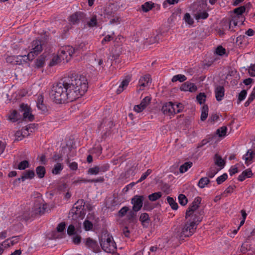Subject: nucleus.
<instances>
[{
  "label": "nucleus",
  "instance_id": "1",
  "mask_svg": "<svg viewBox=\"0 0 255 255\" xmlns=\"http://www.w3.org/2000/svg\"><path fill=\"white\" fill-rule=\"evenodd\" d=\"M88 82L83 75L72 73L53 85L49 96L56 104L73 101L84 95L87 90Z\"/></svg>",
  "mask_w": 255,
  "mask_h": 255
},
{
  "label": "nucleus",
  "instance_id": "2",
  "mask_svg": "<svg viewBox=\"0 0 255 255\" xmlns=\"http://www.w3.org/2000/svg\"><path fill=\"white\" fill-rule=\"evenodd\" d=\"M188 218L181 233V237L188 238L195 232L198 225L201 222V217L195 215Z\"/></svg>",
  "mask_w": 255,
  "mask_h": 255
},
{
  "label": "nucleus",
  "instance_id": "3",
  "mask_svg": "<svg viewBox=\"0 0 255 255\" xmlns=\"http://www.w3.org/2000/svg\"><path fill=\"white\" fill-rule=\"evenodd\" d=\"M85 202L83 199L78 200L73 205L69 213V217H72V219L76 220L78 218H83L85 212L84 210Z\"/></svg>",
  "mask_w": 255,
  "mask_h": 255
},
{
  "label": "nucleus",
  "instance_id": "4",
  "mask_svg": "<svg viewBox=\"0 0 255 255\" xmlns=\"http://www.w3.org/2000/svg\"><path fill=\"white\" fill-rule=\"evenodd\" d=\"M201 200L202 199L200 197H197L195 198L192 204L189 205L185 213V218L186 219H188V218L191 219L193 218L192 216L195 215V216H200L201 217V221L202 220L203 216L201 212H198L196 211L199 207Z\"/></svg>",
  "mask_w": 255,
  "mask_h": 255
},
{
  "label": "nucleus",
  "instance_id": "5",
  "mask_svg": "<svg viewBox=\"0 0 255 255\" xmlns=\"http://www.w3.org/2000/svg\"><path fill=\"white\" fill-rule=\"evenodd\" d=\"M32 48L28 54L27 59L32 60L35 56H37L42 50L41 42L38 40H33L31 43Z\"/></svg>",
  "mask_w": 255,
  "mask_h": 255
},
{
  "label": "nucleus",
  "instance_id": "6",
  "mask_svg": "<svg viewBox=\"0 0 255 255\" xmlns=\"http://www.w3.org/2000/svg\"><path fill=\"white\" fill-rule=\"evenodd\" d=\"M114 127V123L112 121L109 119H105L103 120L102 122L100 124L99 128H103V130H105L102 137L106 138L108 135L110 134V130Z\"/></svg>",
  "mask_w": 255,
  "mask_h": 255
},
{
  "label": "nucleus",
  "instance_id": "7",
  "mask_svg": "<svg viewBox=\"0 0 255 255\" xmlns=\"http://www.w3.org/2000/svg\"><path fill=\"white\" fill-rule=\"evenodd\" d=\"M101 248L107 253L114 252L116 248L114 240H99Z\"/></svg>",
  "mask_w": 255,
  "mask_h": 255
},
{
  "label": "nucleus",
  "instance_id": "8",
  "mask_svg": "<svg viewBox=\"0 0 255 255\" xmlns=\"http://www.w3.org/2000/svg\"><path fill=\"white\" fill-rule=\"evenodd\" d=\"M144 196L142 195H135L131 199V203L133 205L132 210L134 211H139L142 207Z\"/></svg>",
  "mask_w": 255,
  "mask_h": 255
},
{
  "label": "nucleus",
  "instance_id": "9",
  "mask_svg": "<svg viewBox=\"0 0 255 255\" xmlns=\"http://www.w3.org/2000/svg\"><path fill=\"white\" fill-rule=\"evenodd\" d=\"M35 176V173L34 171L28 170L25 171L22 173V176L20 178H18L17 179H16L13 181V185L15 186H18L20 182V180L22 181H25L27 179H33Z\"/></svg>",
  "mask_w": 255,
  "mask_h": 255
},
{
  "label": "nucleus",
  "instance_id": "10",
  "mask_svg": "<svg viewBox=\"0 0 255 255\" xmlns=\"http://www.w3.org/2000/svg\"><path fill=\"white\" fill-rule=\"evenodd\" d=\"M66 224L65 222H61L59 223L57 228V232H54L52 233V239H58L59 238H64L65 234L63 233L65 230Z\"/></svg>",
  "mask_w": 255,
  "mask_h": 255
},
{
  "label": "nucleus",
  "instance_id": "11",
  "mask_svg": "<svg viewBox=\"0 0 255 255\" xmlns=\"http://www.w3.org/2000/svg\"><path fill=\"white\" fill-rule=\"evenodd\" d=\"M20 110L23 112V118L25 120H28L29 121H32L34 120V116L29 113L30 108L24 104H21L20 105Z\"/></svg>",
  "mask_w": 255,
  "mask_h": 255
},
{
  "label": "nucleus",
  "instance_id": "12",
  "mask_svg": "<svg viewBox=\"0 0 255 255\" xmlns=\"http://www.w3.org/2000/svg\"><path fill=\"white\" fill-rule=\"evenodd\" d=\"M36 247L42 248H53L57 245L55 240H37L34 243Z\"/></svg>",
  "mask_w": 255,
  "mask_h": 255
},
{
  "label": "nucleus",
  "instance_id": "13",
  "mask_svg": "<svg viewBox=\"0 0 255 255\" xmlns=\"http://www.w3.org/2000/svg\"><path fill=\"white\" fill-rule=\"evenodd\" d=\"M83 243L87 248L93 250L94 252L98 253L100 251L99 243L96 240H83Z\"/></svg>",
  "mask_w": 255,
  "mask_h": 255
},
{
  "label": "nucleus",
  "instance_id": "14",
  "mask_svg": "<svg viewBox=\"0 0 255 255\" xmlns=\"http://www.w3.org/2000/svg\"><path fill=\"white\" fill-rule=\"evenodd\" d=\"M175 109L173 107V102L165 103L161 108V111L164 115L170 116L175 115Z\"/></svg>",
  "mask_w": 255,
  "mask_h": 255
},
{
  "label": "nucleus",
  "instance_id": "15",
  "mask_svg": "<svg viewBox=\"0 0 255 255\" xmlns=\"http://www.w3.org/2000/svg\"><path fill=\"white\" fill-rule=\"evenodd\" d=\"M151 101V98L145 97L141 102L140 104L136 105L134 107V110L137 113L141 112L149 104Z\"/></svg>",
  "mask_w": 255,
  "mask_h": 255
},
{
  "label": "nucleus",
  "instance_id": "16",
  "mask_svg": "<svg viewBox=\"0 0 255 255\" xmlns=\"http://www.w3.org/2000/svg\"><path fill=\"white\" fill-rule=\"evenodd\" d=\"M85 16L84 12L82 11H76L72 14L69 18V21L73 24L78 23L81 20H82Z\"/></svg>",
  "mask_w": 255,
  "mask_h": 255
},
{
  "label": "nucleus",
  "instance_id": "17",
  "mask_svg": "<svg viewBox=\"0 0 255 255\" xmlns=\"http://www.w3.org/2000/svg\"><path fill=\"white\" fill-rule=\"evenodd\" d=\"M47 208L46 204H36L33 208V211L35 215H41L45 213Z\"/></svg>",
  "mask_w": 255,
  "mask_h": 255
},
{
  "label": "nucleus",
  "instance_id": "18",
  "mask_svg": "<svg viewBox=\"0 0 255 255\" xmlns=\"http://www.w3.org/2000/svg\"><path fill=\"white\" fill-rule=\"evenodd\" d=\"M180 89L182 91H189L190 92H194L197 89V86L195 84L186 82L181 86Z\"/></svg>",
  "mask_w": 255,
  "mask_h": 255
},
{
  "label": "nucleus",
  "instance_id": "19",
  "mask_svg": "<svg viewBox=\"0 0 255 255\" xmlns=\"http://www.w3.org/2000/svg\"><path fill=\"white\" fill-rule=\"evenodd\" d=\"M215 97L217 101H222L225 95V88L223 86L217 85L215 89Z\"/></svg>",
  "mask_w": 255,
  "mask_h": 255
},
{
  "label": "nucleus",
  "instance_id": "20",
  "mask_svg": "<svg viewBox=\"0 0 255 255\" xmlns=\"http://www.w3.org/2000/svg\"><path fill=\"white\" fill-rule=\"evenodd\" d=\"M78 230L76 229L73 224L70 225L67 228V233L69 236H74L73 239H81L80 235H78Z\"/></svg>",
  "mask_w": 255,
  "mask_h": 255
},
{
  "label": "nucleus",
  "instance_id": "21",
  "mask_svg": "<svg viewBox=\"0 0 255 255\" xmlns=\"http://www.w3.org/2000/svg\"><path fill=\"white\" fill-rule=\"evenodd\" d=\"M255 155V150H248L246 154L243 156V158L245 160V163L248 165L249 163H252Z\"/></svg>",
  "mask_w": 255,
  "mask_h": 255
},
{
  "label": "nucleus",
  "instance_id": "22",
  "mask_svg": "<svg viewBox=\"0 0 255 255\" xmlns=\"http://www.w3.org/2000/svg\"><path fill=\"white\" fill-rule=\"evenodd\" d=\"M214 162L215 165H217L219 168L218 169H223L226 164V162L223 160L222 157L219 155L218 154H216L214 157Z\"/></svg>",
  "mask_w": 255,
  "mask_h": 255
},
{
  "label": "nucleus",
  "instance_id": "23",
  "mask_svg": "<svg viewBox=\"0 0 255 255\" xmlns=\"http://www.w3.org/2000/svg\"><path fill=\"white\" fill-rule=\"evenodd\" d=\"M253 175V173H252V170L249 168L244 170L242 174L239 176L238 179L240 181H243L246 177L250 178Z\"/></svg>",
  "mask_w": 255,
  "mask_h": 255
},
{
  "label": "nucleus",
  "instance_id": "24",
  "mask_svg": "<svg viewBox=\"0 0 255 255\" xmlns=\"http://www.w3.org/2000/svg\"><path fill=\"white\" fill-rule=\"evenodd\" d=\"M151 82V79L149 75H146L141 77L139 80V86L140 87H145L148 83Z\"/></svg>",
  "mask_w": 255,
  "mask_h": 255
},
{
  "label": "nucleus",
  "instance_id": "25",
  "mask_svg": "<svg viewBox=\"0 0 255 255\" xmlns=\"http://www.w3.org/2000/svg\"><path fill=\"white\" fill-rule=\"evenodd\" d=\"M45 58L46 56L44 54L41 55L35 61L36 67L39 68L43 67L45 63Z\"/></svg>",
  "mask_w": 255,
  "mask_h": 255
},
{
  "label": "nucleus",
  "instance_id": "26",
  "mask_svg": "<svg viewBox=\"0 0 255 255\" xmlns=\"http://www.w3.org/2000/svg\"><path fill=\"white\" fill-rule=\"evenodd\" d=\"M129 81V79H126L122 82L121 85H120V86L119 87L118 89L117 90V94H119L121 93H122L124 91V90L127 88V87L128 85Z\"/></svg>",
  "mask_w": 255,
  "mask_h": 255
},
{
  "label": "nucleus",
  "instance_id": "27",
  "mask_svg": "<svg viewBox=\"0 0 255 255\" xmlns=\"http://www.w3.org/2000/svg\"><path fill=\"white\" fill-rule=\"evenodd\" d=\"M35 171L39 178H42L46 173V170L44 166H38L36 168Z\"/></svg>",
  "mask_w": 255,
  "mask_h": 255
},
{
  "label": "nucleus",
  "instance_id": "28",
  "mask_svg": "<svg viewBox=\"0 0 255 255\" xmlns=\"http://www.w3.org/2000/svg\"><path fill=\"white\" fill-rule=\"evenodd\" d=\"M220 170V169H218L215 167H211L209 171L207 172L206 175L209 178H212Z\"/></svg>",
  "mask_w": 255,
  "mask_h": 255
},
{
  "label": "nucleus",
  "instance_id": "29",
  "mask_svg": "<svg viewBox=\"0 0 255 255\" xmlns=\"http://www.w3.org/2000/svg\"><path fill=\"white\" fill-rule=\"evenodd\" d=\"M210 182V179L207 177H202L199 181L198 186L203 188Z\"/></svg>",
  "mask_w": 255,
  "mask_h": 255
},
{
  "label": "nucleus",
  "instance_id": "30",
  "mask_svg": "<svg viewBox=\"0 0 255 255\" xmlns=\"http://www.w3.org/2000/svg\"><path fill=\"white\" fill-rule=\"evenodd\" d=\"M192 162L188 161L184 163L183 164L180 166L179 171L180 173H184L188 170V169L191 168L192 166Z\"/></svg>",
  "mask_w": 255,
  "mask_h": 255
},
{
  "label": "nucleus",
  "instance_id": "31",
  "mask_svg": "<svg viewBox=\"0 0 255 255\" xmlns=\"http://www.w3.org/2000/svg\"><path fill=\"white\" fill-rule=\"evenodd\" d=\"M208 115V107L207 105H204L202 109L201 115V120L204 121L207 118Z\"/></svg>",
  "mask_w": 255,
  "mask_h": 255
},
{
  "label": "nucleus",
  "instance_id": "32",
  "mask_svg": "<svg viewBox=\"0 0 255 255\" xmlns=\"http://www.w3.org/2000/svg\"><path fill=\"white\" fill-rule=\"evenodd\" d=\"M154 4L151 1L146 2L141 5L142 9L144 12H146L152 9L154 6Z\"/></svg>",
  "mask_w": 255,
  "mask_h": 255
},
{
  "label": "nucleus",
  "instance_id": "33",
  "mask_svg": "<svg viewBox=\"0 0 255 255\" xmlns=\"http://www.w3.org/2000/svg\"><path fill=\"white\" fill-rule=\"evenodd\" d=\"M104 14L105 17L110 19L115 17V15L116 14L110 7H107L104 10Z\"/></svg>",
  "mask_w": 255,
  "mask_h": 255
},
{
  "label": "nucleus",
  "instance_id": "34",
  "mask_svg": "<svg viewBox=\"0 0 255 255\" xmlns=\"http://www.w3.org/2000/svg\"><path fill=\"white\" fill-rule=\"evenodd\" d=\"M162 196V193L160 192L153 193L148 196V199L151 201H155Z\"/></svg>",
  "mask_w": 255,
  "mask_h": 255
},
{
  "label": "nucleus",
  "instance_id": "35",
  "mask_svg": "<svg viewBox=\"0 0 255 255\" xmlns=\"http://www.w3.org/2000/svg\"><path fill=\"white\" fill-rule=\"evenodd\" d=\"M137 212V211H134L132 209V210L130 211L127 216L128 220H129L130 222H134L135 221H136Z\"/></svg>",
  "mask_w": 255,
  "mask_h": 255
},
{
  "label": "nucleus",
  "instance_id": "36",
  "mask_svg": "<svg viewBox=\"0 0 255 255\" xmlns=\"http://www.w3.org/2000/svg\"><path fill=\"white\" fill-rule=\"evenodd\" d=\"M209 16L208 12L206 11L198 12L195 14V17L196 19H206Z\"/></svg>",
  "mask_w": 255,
  "mask_h": 255
},
{
  "label": "nucleus",
  "instance_id": "37",
  "mask_svg": "<svg viewBox=\"0 0 255 255\" xmlns=\"http://www.w3.org/2000/svg\"><path fill=\"white\" fill-rule=\"evenodd\" d=\"M167 201L173 210H176L178 209V205L172 197H167Z\"/></svg>",
  "mask_w": 255,
  "mask_h": 255
},
{
  "label": "nucleus",
  "instance_id": "38",
  "mask_svg": "<svg viewBox=\"0 0 255 255\" xmlns=\"http://www.w3.org/2000/svg\"><path fill=\"white\" fill-rule=\"evenodd\" d=\"M8 119L12 122L17 121L19 119L17 112L16 110H13L9 116Z\"/></svg>",
  "mask_w": 255,
  "mask_h": 255
},
{
  "label": "nucleus",
  "instance_id": "39",
  "mask_svg": "<svg viewBox=\"0 0 255 255\" xmlns=\"http://www.w3.org/2000/svg\"><path fill=\"white\" fill-rule=\"evenodd\" d=\"M187 78L184 75L178 74L177 75H175L173 77L172 79V82H175L177 81H180V82H182L186 80Z\"/></svg>",
  "mask_w": 255,
  "mask_h": 255
},
{
  "label": "nucleus",
  "instance_id": "40",
  "mask_svg": "<svg viewBox=\"0 0 255 255\" xmlns=\"http://www.w3.org/2000/svg\"><path fill=\"white\" fill-rule=\"evenodd\" d=\"M227 130V128L225 126H223L217 129L216 130V133L218 134L219 137H223L226 135Z\"/></svg>",
  "mask_w": 255,
  "mask_h": 255
},
{
  "label": "nucleus",
  "instance_id": "41",
  "mask_svg": "<svg viewBox=\"0 0 255 255\" xmlns=\"http://www.w3.org/2000/svg\"><path fill=\"white\" fill-rule=\"evenodd\" d=\"M246 11V7L245 6H241L234 9L235 15L243 16V13Z\"/></svg>",
  "mask_w": 255,
  "mask_h": 255
},
{
  "label": "nucleus",
  "instance_id": "42",
  "mask_svg": "<svg viewBox=\"0 0 255 255\" xmlns=\"http://www.w3.org/2000/svg\"><path fill=\"white\" fill-rule=\"evenodd\" d=\"M206 95L204 93H200L196 97L197 101L200 104H204L206 101Z\"/></svg>",
  "mask_w": 255,
  "mask_h": 255
},
{
  "label": "nucleus",
  "instance_id": "43",
  "mask_svg": "<svg viewBox=\"0 0 255 255\" xmlns=\"http://www.w3.org/2000/svg\"><path fill=\"white\" fill-rule=\"evenodd\" d=\"M178 200L180 204L182 206L186 205L188 203V199L185 195L180 194L178 196Z\"/></svg>",
  "mask_w": 255,
  "mask_h": 255
},
{
  "label": "nucleus",
  "instance_id": "44",
  "mask_svg": "<svg viewBox=\"0 0 255 255\" xmlns=\"http://www.w3.org/2000/svg\"><path fill=\"white\" fill-rule=\"evenodd\" d=\"M65 50L67 53H68L70 58H71L74 54L77 53L76 50L77 49L74 48V47L71 46H67L65 47Z\"/></svg>",
  "mask_w": 255,
  "mask_h": 255
},
{
  "label": "nucleus",
  "instance_id": "45",
  "mask_svg": "<svg viewBox=\"0 0 255 255\" xmlns=\"http://www.w3.org/2000/svg\"><path fill=\"white\" fill-rule=\"evenodd\" d=\"M29 162L27 160H23L21 161L17 166V169L19 170H24L26 168L29 167Z\"/></svg>",
  "mask_w": 255,
  "mask_h": 255
},
{
  "label": "nucleus",
  "instance_id": "46",
  "mask_svg": "<svg viewBox=\"0 0 255 255\" xmlns=\"http://www.w3.org/2000/svg\"><path fill=\"white\" fill-rule=\"evenodd\" d=\"M63 168L62 165L60 163H56L52 169V172L54 174H58L60 173V171L62 170Z\"/></svg>",
  "mask_w": 255,
  "mask_h": 255
},
{
  "label": "nucleus",
  "instance_id": "47",
  "mask_svg": "<svg viewBox=\"0 0 255 255\" xmlns=\"http://www.w3.org/2000/svg\"><path fill=\"white\" fill-rule=\"evenodd\" d=\"M173 107L175 109V114L181 113L184 109V106L181 103H178L175 105L173 103Z\"/></svg>",
  "mask_w": 255,
  "mask_h": 255
},
{
  "label": "nucleus",
  "instance_id": "48",
  "mask_svg": "<svg viewBox=\"0 0 255 255\" xmlns=\"http://www.w3.org/2000/svg\"><path fill=\"white\" fill-rule=\"evenodd\" d=\"M8 240H5L2 243L0 244V255L3 253L4 250L8 247H10L9 243L7 242Z\"/></svg>",
  "mask_w": 255,
  "mask_h": 255
},
{
  "label": "nucleus",
  "instance_id": "49",
  "mask_svg": "<svg viewBox=\"0 0 255 255\" xmlns=\"http://www.w3.org/2000/svg\"><path fill=\"white\" fill-rule=\"evenodd\" d=\"M228 178V175L227 173H224L221 176L218 177L216 179L217 183L218 185H220L226 181Z\"/></svg>",
  "mask_w": 255,
  "mask_h": 255
},
{
  "label": "nucleus",
  "instance_id": "50",
  "mask_svg": "<svg viewBox=\"0 0 255 255\" xmlns=\"http://www.w3.org/2000/svg\"><path fill=\"white\" fill-rule=\"evenodd\" d=\"M83 226L86 231L91 230L93 227V225L92 223V222H91L88 220H86L84 221L83 223Z\"/></svg>",
  "mask_w": 255,
  "mask_h": 255
},
{
  "label": "nucleus",
  "instance_id": "51",
  "mask_svg": "<svg viewBox=\"0 0 255 255\" xmlns=\"http://www.w3.org/2000/svg\"><path fill=\"white\" fill-rule=\"evenodd\" d=\"M88 172L89 174H92V175H97L98 173H99L100 170L98 166H95L94 167L90 168L88 169Z\"/></svg>",
  "mask_w": 255,
  "mask_h": 255
},
{
  "label": "nucleus",
  "instance_id": "52",
  "mask_svg": "<svg viewBox=\"0 0 255 255\" xmlns=\"http://www.w3.org/2000/svg\"><path fill=\"white\" fill-rule=\"evenodd\" d=\"M247 91L245 90H242L239 94L238 103L239 104L242 101L244 100L247 96Z\"/></svg>",
  "mask_w": 255,
  "mask_h": 255
},
{
  "label": "nucleus",
  "instance_id": "53",
  "mask_svg": "<svg viewBox=\"0 0 255 255\" xmlns=\"http://www.w3.org/2000/svg\"><path fill=\"white\" fill-rule=\"evenodd\" d=\"M23 133L26 134L24 130H22V131H17L15 133V141H18L19 140H21L22 138L24 136Z\"/></svg>",
  "mask_w": 255,
  "mask_h": 255
},
{
  "label": "nucleus",
  "instance_id": "54",
  "mask_svg": "<svg viewBox=\"0 0 255 255\" xmlns=\"http://www.w3.org/2000/svg\"><path fill=\"white\" fill-rule=\"evenodd\" d=\"M89 27H94L97 24V20L96 15H93L91 18L90 21L87 23Z\"/></svg>",
  "mask_w": 255,
  "mask_h": 255
},
{
  "label": "nucleus",
  "instance_id": "55",
  "mask_svg": "<svg viewBox=\"0 0 255 255\" xmlns=\"http://www.w3.org/2000/svg\"><path fill=\"white\" fill-rule=\"evenodd\" d=\"M151 169H147V171L142 175L140 179L137 181V183L141 182L144 180H145L147 178V177L151 173Z\"/></svg>",
  "mask_w": 255,
  "mask_h": 255
},
{
  "label": "nucleus",
  "instance_id": "56",
  "mask_svg": "<svg viewBox=\"0 0 255 255\" xmlns=\"http://www.w3.org/2000/svg\"><path fill=\"white\" fill-rule=\"evenodd\" d=\"M100 172H105L109 170L110 165L108 163H105L102 165H98Z\"/></svg>",
  "mask_w": 255,
  "mask_h": 255
},
{
  "label": "nucleus",
  "instance_id": "57",
  "mask_svg": "<svg viewBox=\"0 0 255 255\" xmlns=\"http://www.w3.org/2000/svg\"><path fill=\"white\" fill-rule=\"evenodd\" d=\"M61 58L58 55L54 56L50 61L49 65L50 66H53L57 64L58 63L60 62L61 60Z\"/></svg>",
  "mask_w": 255,
  "mask_h": 255
},
{
  "label": "nucleus",
  "instance_id": "58",
  "mask_svg": "<svg viewBox=\"0 0 255 255\" xmlns=\"http://www.w3.org/2000/svg\"><path fill=\"white\" fill-rule=\"evenodd\" d=\"M213 137H209L208 138H205L203 139L200 143H199L197 146V148H201L208 142H209L212 139Z\"/></svg>",
  "mask_w": 255,
  "mask_h": 255
},
{
  "label": "nucleus",
  "instance_id": "59",
  "mask_svg": "<svg viewBox=\"0 0 255 255\" xmlns=\"http://www.w3.org/2000/svg\"><path fill=\"white\" fill-rule=\"evenodd\" d=\"M226 52V49L222 46H219L217 47L216 50V53L217 54L222 56Z\"/></svg>",
  "mask_w": 255,
  "mask_h": 255
},
{
  "label": "nucleus",
  "instance_id": "60",
  "mask_svg": "<svg viewBox=\"0 0 255 255\" xmlns=\"http://www.w3.org/2000/svg\"><path fill=\"white\" fill-rule=\"evenodd\" d=\"M184 19L185 21L188 23L189 24H192L194 22L193 19L191 18L190 14L189 13H186Z\"/></svg>",
  "mask_w": 255,
  "mask_h": 255
},
{
  "label": "nucleus",
  "instance_id": "61",
  "mask_svg": "<svg viewBox=\"0 0 255 255\" xmlns=\"http://www.w3.org/2000/svg\"><path fill=\"white\" fill-rule=\"evenodd\" d=\"M129 209L128 207L125 206L123 207L119 211V216L121 217H124L128 212Z\"/></svg>",
  "mask_w": 255,
  "mask_h": 255
},
{
  "label": "nucleus",
  "instance_id": "62",
  "mask_svg": "<svg viewBox=\"0 0 255 255\" xmlns=\"http://www.w3.org/2000/svg\"><path fill=\"white\" fill-rule=\"evenodd\" d=\"M17 59L16 56H8L6 58L7 63L14 65L15 60Z\"/></svg>",
  "mask_w": 255,
  "mask_h": 255
},
{
  "label": "nucleus",
  "instance_id": "63",
  "mask_svg": "<svg viewBox=\"0 0 255 255\" xmlns=\"http://www.w3.org/2000/svg\"><path fill=\"white\" fill-rule=\"evenodd\" d=\"M139 220L141 222H145L149 220L148 214L146 213H142L139 217Z\"/></svg>",
  "mask_w": 255,
  "mask_h": 255
},
{
  "label": "nucleus",
  "instance_id": "64",
  "mask_svg": "<svg viewBox=\"0 0 255 255\" xmlns=\"http://www.w3.org/2000/svg\"><path fill=\"white\" fill-rule=\"evenodd\" d=\"M113 18H112L110 21V23L112 24L114 23H119L121 21V17L119 15H117V14L115 15V17H113Z\"/></svg>",
  "mask_w": 255,
  "mask_h": 255
}]
</instances>
